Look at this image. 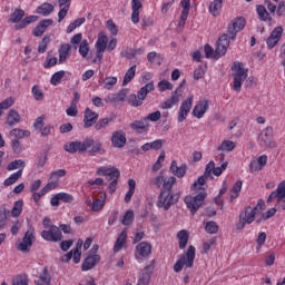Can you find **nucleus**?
Masks as SVG:
<instances>
[{
	"mask_svg": "<svg viewBox=\"0 0 285 285\" xmlns=\"http://www.w3.org/2000/svg\"><path fill=\"white\" fill-rule=\"evenodd\" d=\"M243 28H246V19H244V17L232 19L227 24V33H223L218 38L216 49H213L210 45H205V55L207 59H215V57L219 59V57H224L228 51L230 40H235L237 38V33L242 32Z\"/></svg>",
	"mask_w": 285,
	"mask_h": 285,
	"instance_id": "nucleus-1",
	"label": "nucleus"
},
{
	"mask_svg": "<svg viewBox=\"0 0 285 285\" xmlns=\"http://www.w3.org/2000/svg\"><path fill=\"white\" fill-rule=\"evenodd\" d=\"M206 179H210V176H206V174H203V176H199L198 179L193 184L191 190H199L195 196L189 195L186 196L184 202L188 208V210L195 215L202 208V205L204 204V200L206 199V189L199 187L204 186L206 184Z\"/></svg>",
	"mask_w": 285,
	"mask_h": 285,
	"instance_id": "nucleus-2",
	"label": "nucleus"
},
{
	"mask_svg": "<svg viewBox=\"0 0 285 285\" xmlns=\"http://www.w3.org/2000/svg\"><path fill=\"white\" fill-rule=\"evenodd\" d=\"M259 209H266V203L262 199H259L257 205L254 207H245L244 210L239 214V222L236 224V230H244L246 224H253V222H255V216L259 213Z\"/></svg>",
	"mask_w": 285,
	"mask_h": 285,
	"instance_id": "nucleus-3",
	"label": "nucleus"
},
{
	"mask_svg": "<svg viewBox=\"0 0 285 285\" xmlns=\"http://www.w3.org/2000/svg\"><path fill=\"white\" fill-rule=\"evenodd\" d=\"M155 90V82L150 81L141 87L137 94L129 95L127 101L129 106L132 108H139V106H144V101L148 97V92H153Z\"/></svg>",
	"mask_w": 285,
	"mask_h": 285,
	"instance_id": "nucleus-4",
	"label": "nucleus"
},
{
	"mask_svg": "<svg viewBox=\"0 0 285 285\" xmlns=\"http://www.w3.org/2000/svg\"><path fill=\"white\" fill-rule=\"evenodd\" d=\"M234 85L233 90L235 92H242V85L248 79V69L244 68V63L235 61L232 66Z\"/></svg>",
	"mask_w": 285,
	"mask_h": 285,
	"instance_id": "nucleus-5",
	"label": "nucleus"
},
{
	"mask_svg": "<svg viewBox=\"0 0 285 285\" xmlns=\"http://www.w3.org/2000/svg\"><path fill=\"white\" fill-rule=\"evenodd\" d=\"M196 248L195 246L190 245L187 248L185 255H181L180 258L174 265V273H181L184 271V266L186 268H193L195 266V257H196Z\"/></svg>",
	"mask_w": 285,
	"mask_h": 285,
	"instance_id": "nucleus-6",
	"label": "nucleus"
},
{
	"mask_svg": "<svg viewBox=\"0 0 285 285\" xmlns=\"http://www.w3.org/2000/svg\"><path fill=\"white\" fill-rule=\"evenodd\" d=\"M95 144V139L92 138H86L83 141H70L63 146V150L66 153H69L70 155H75V153H86L88 148H92V145Z\"/></svg>",
	"mask_w": 285,
	"mask_h": 285,
	"instance_id": "nucleus-7",
	"label": "nucleus"
},
{
	"mask_svg": "<svg viewBox=\"0 0 285 285\" xmlns=\"http://www.w3.org/2000/svg\"><path fill=\"white\" fill-rule=\"evenodd\" d=\"M179 202V194H173V191H160L157 200V207L164 210H170L171 206H175Z\"/></svg>",
	"mask_w": 285,
	"mask_h": 285,
	"instance_id": "nucleus-8",
	"label": "nucleus"
},
{
	"mask_svg": "<svg viewBox=\"0 0 285 285\" xmlns=\"http://www.w3.org/2000/svg\"><path fill=\"white\" fill-rule=\"evenodd\" d=\"M257 141L261 148H275V142L273 141V127L267 126L264 128L258 135Z\"/></svg>",
	"mask_w": 285,
	"mask_h": 285,
	"instance_id": "nucleus-9",
	"label": "nucleus"
},
{
	"mask_svg": "<svg viewBox=\"0 0 285 285\" xmlns=\"http://www.w3.org/2000/svg\"><path fill=\"white\" fill-rule=\"evenodd\" d=\"M40 237L45 239V242H53L57 244L58 242H61L63 239V234L61 233V229L57 227L56 225H51L48 230H42L40 233Z\"/></svg>",
	"mask_w": 285,
	"mask_h": 285,
	"instance_id": "nucleus-10",
	"label": "nucleus"
},
{
	"mask_svg": "<svg viewBox=\"0 0 285 285\" xmlns=\"http://www.w3.org/2000/svg\"><path fill=\"white\" fill-rule=\"evenodd\" d=\"M190 110H193V96L187 97L186 100L180 104L177 116L178 124H183V121H186V119H188Z\"/></svg>",
	"mask_w": 285,
	"mask_h": 285,
	"instance_id": "nucleus-11",
	"label": "nucleus"
},
{
	"mask_svg": "<svg viewBox=\"0 0 285 285\" xmlns=\"http://www.w3.org/2000/svg\"><path fill=\"white\" fill-rule=\"evenodd\" d=\"M35 229L30 228L24 233L22 242L18 245V250L21 253H30V248L32 247V244H35Z\"/></svg>",
	"mask_w": 285,
	"mask_h": 285,
	"instance_id": "nucleus-12",
	"label": "nucleus"
},
{
	"mask_svg": "<svg viewBox=\"0 0 285 285\" xmlns=\"http://www.w3.org/2000/svg\"><path fill=\"white\" fill-rule=\"evenodd\" d=\"M111 146L114 148H125L126 144H128V138H126V131L122 129L116 130L111 134Z\"/></svg>",
	"mask_w": 285,
	"mask_h": 285,
	"instance_id": "nucleus-13",
	"label": "nucleus"
},
{
	"mask_svg": "<svg viewBox=\"0 0 285 285\" xmlns=\"http://www.w3.org/2000/svg\"><path fill=\"white\" fill-rule=\"evenodd\" d=\"M210 108V101L208 99H203V100H199L193 111H191V115L194 117H196V119H203L204 115H206V112H208V109Z\"/></svg>",
	"mask_w": 285,
	"mask_h": 285,
	"instance_id": "nucleus-14",
	"label": "nucleus"
},
{
	"mask_svg": "<svg viewBox=\"0 0 285 285\" xmlns=\"http://www.w3.org/2000/svg\"><path fill=\"white\" fill-rule=\"evenodd\" d=\"M282 35H284V29L282 28V26L276 27L271 32L269 37L266 40L267 48L269 50H273V48H275V46H277V43H279V41H282Z\"/></svg>",
	"mask_w": 285,
	"mask_h": 285,
	"instance_id": "nucleus-15",
	"label": "nucleus"
},
{
	"mask_svg": "<svg viewBox=\"0 0 285 285\" xmlns=\"http://www.w3.org/2000/svg\"><path fill=\"white\" fill-rule=\"evenodd\" d=\"M101 262V256L99 254H88L87 257L82 261L81 271L83 273L92 271L97 264Z\"/></svg>",
	"mask_w": 285,
	"mask_h": 285,
	"instance_id": "nucleus-16",
	"label": "nucleus"
},
{
	"mask_svg": "<svg viewBox=\"0 0 285 285\" xmlns=\"http://www.w3.org/2000/svg\"><path fill=\"white\" fill-rule=\"evenodd\" d=\"M99 121V114L87 107L83 111V128H92Z\"/></svg>",
	"mask_w": 285,
	"mask_h": 285,
	"instance_id": "nucleus-17",
	"label": "nucleus"
},
{
	"mask_svg": "<svg viewBox=\"0 0 285 285\" xmlns=\"http://www.w3.org/2000/svg\"><path fill=\"white\" fill-rule=\"evenodd\" d=\"M131 130H135L138 135H148L150 130V124L146 120V117L140 120H135L130 124Z\"/></svg>",
	"mask_w": 285,
	"mask_h": 285,
	"instance_id": "nucleus-18",
	"label": "nucleus"
},
{
	"mask_svg": "<svg viewBox=\"0 0 285 285\" xmlns=\"http://www.w3.org/2000/svg\"><path fill=\"white\" fill-rule=\"evenodd\" d=\"M58 63L61 66L62 63H66L68 59H70V56L72 55V45L70 43H61L58 48Z\"/></svg>",
	"mask_w": 285,
	"mask_h": 285,
	"instance_id": "nucleus-19",
	"label": "nucleus"
},
{
	"mask_svg": "<svg viewBox=\"0 0 285 285\" xmlns=\"http://www.w3.org/2000/svg\"><path fill=\"white\" fill-rule=\"evenodd\" d=\"M153 253V245L148 242H141L136 246V259H146Z\"/></svg>",
	"mask_w": 285,
	"mask_h": 285,
	"instance_id": "nucleus-20",
	"label": "nucleus"
},
{
	"mask_svg": "<svg viewBox=\"0 0 285 285\" xmlns=\"http://www.w3.org/2000/svg\"><path fill=\"white\" fill-rule=\"evenodd\" d=\"M153 271H155V261H151V263L144 268L142 273L138 278L137 285L150 284V277L153 275Z\"/></svg>",
	"mask_w": 285,
	"mask_h": 285,
	"instance_id": "nucleus-21",
	"label": "nucleus"
},
{
	"mask_svg": "<svg viewBox=\"0 0 285 285\" xmlns=\"http://www.w3.org/2000/svg\"><path fill=\"white\" fill-rule=\"evenodd\" d=\"M81 101V94L79 91L73 92V99L70 102L69 108L66 109V115L68 117H77L79 115V109L77 106Z\"/></svg>",
	"mask_w": 285,
	"mask_h": 285,
	"instance_id": "nucleus-22",
	"label": "nucleus"
},
{
	"mask_svg": "<svg viewBox=\"0 0 285 285\" xmlns=\"http://www.w3.org/2000/svg\"><path fill=\"white\" fill-rule=\"evenodd\" d=\"M275 199H278V202H282V199H285V180L281 181L276 190L269 194L267 198V204L273 203V200Z\"/></svg>",
	"mask_w": 285,
	"mask_h": 285,
	"instance_id": "nucleus-23",
	"label": "nucleus"
},
{
	"mask_svg": "<svg viewBox=\"0 0 285 285\" xmlns=\"http://www.w3.org/2000/svg\"><path fill=\"white\" fill-rule=\"evenodd\" d=\"M96 174L99 175L100 177H110V179L112 177H121V173L119 171V169H117V167H112V166L98 167Z\"/></svg>",
	"mask_w": 285,
	"mask_h": 285,
	"instance_id": "nucleus-24",
	"label": "nucleus"
},
{
	"mask_svg": "<svg viewBox=\"0 0 285 285\" xmlns=\"http://www.w3.org/2000/svg\"><path fill=\"white\" fill-rule=\"evenodd\" d=\"M180 6L183 11L178 21V28H184L186 26V21L188 20V14H190V0H181Z\"/></svg>",
	"mask_w": 285,
	"mask_h": 285,
	"instance_id": "nucleus-25",
	"label": "nucleus"
},
{
	"mask_svg": "<svg viewBox=\"0 0 285 285\" xmlns=\"http://www.w3.org/2000/svg\"><path fill=\"white\" fill-rule=\"evenodd\" d=\"M72 0H58V6L60 8L58 12V22L61 23L68 17V11L70 10V6Z\"/></svg>",
	"mask_w": 285,
	"mask_h": 285,
	"instance_id": "nucleus-26",
	"label": "nucleus"
},
{
	"mask_svg": "<svg viewBox=\"0 0 285 285\" xmlns=\"http://www.w3.org/2000/svg\"><path fill=\"white\" fill-rule=\"evenodd\" d=\"M142 1L144 0H131V22L135 24L139 23V10L144 8Z\"/></svg>",
	"mask_w": 285,
	"mask_h": 285,
	"instance_id": "nucleus-27",
	"label": "nucleus"
},
{
	"mask_svg": "<svg viewBox=\"0 0 285 285\" xmlns=\"http://www.w3.org/2000/svg\"><path fill=\"white\" fill-rule=\"evenodd\" d=\"M50 26H52V19L41 20L32 31L33 37H42Z\"/></svg>",
	"mask_w": 285,
	"mask_h": 285,
	"instance_id": "nucleus-28",
	"label": "nucleus"
},
{
	"mask_svg": "<svg viewBox=\"0 0 285 285\" xmlns=\"http://www.w3.org/2000/svg\"><path fill=\"white\" fill-rule=\"evenodd\" d=\"M21 121V115H19V111L16 109H10L7 115L6 125L10 128L17 126V124H20Z\"/></svg>",
	"mask_w": 285,
	"mask_h": 285,
	"instance_id": "nucleus-29",
	"label": "nucleus"
},
{
	"mask_svg": "<svg viewBox=\"0 0 285 285\" xmlns=\"http://www.w3.org/2000/svg\"><path fill=\"white\" fill-rule=\"evenodd\" d=\"M99 197L100 198H96L91 204L92 213H99V210H104V207L106 206V193L100 191Z\"/></svg>",
	"mask_w": 285,
	"mask_h": 285,
	"instance_id": "nucleus-30",
	"label": "nucleus"
},
{
	"mask_svg": "<svg viewBox=\"0 0 285 285\" xmlns=\"http://www.w3.org/2000/svg\"><path fill=\"white\" fill-rule=\"evenodd\" d=\"M186 165H181L180 167L177 166V160H173L169 168L170 173H173V175L179 179L186 175Z\"/></svg>",
	"mask_w": 285,
	"mask_h": 285,
	"instance_id": "nucleus-31",
	"label": "nucleus"
},
{
	"mask_svg": "<svg viewBox=\"0 0 285 285\" xmlns=\"http://www.w3.org/2000/svg\"><path fill=\"white\" fill-rule=\"evenodd\" d=\"M256 13L258 16L259 21H273L271 13L268 12V10H266V7H264V4L256 6Z\"/></svg>",
	"mask_w": 285,
	"mask_h": 285,
	"instance_id": "nucleus-32",
	"label": "nucleus"
},
{
	"mask_svg": "<svg viewBox=\"0 0 285 285\" xmlns=\"http://www.w3.org/2000/svg\"><path fill=\"white\" fill-rule=\"evenodd\" d=\"M222 6H224V0H214L208 8V12L213 17H219L222 14Z\"/></svg>",
	"mask_w": 285,
	"mask_h": 285,
	"instance_id": "nucleus-33",
	"label": "nucleus"
},
{
	"mask_svg": "<svg viewBox=\"0 0 285 285\" xmlns=\"http://www.w3.org/2000/svg\"><path fill=\"white\" fill-rule=\"evenodd\" d=\"M176 104H179V95H177V90L171 94L169 99L160 105V108L163 110H169V108H173Z\"/></svg>",
	"mask_w": 285,
	"mask_h": 285,
	"instance_id": "nucleus-34",
	"label": "nucleus"
},
{
	"mask_svg": "<svg viewBox=\"0 0 285 285\" xmlns=\"http://www.w3.org/2000/svg\"><path fill=\"white\" fill-rule=\"evenodd\" d=\"M127 237H128V230L124 229L119 234V236L114 245V253H119V250H121V248H124V244H126Z\"/></svg>",
	"mask_w": 285,
	"mask_h": 285,
	"instance_id": "nucleus-35",
	"label": "nucleus"
},
{
	"mask_svg": "<svg viewBox=\"0 0 285 285\" xmlns=\"http://www.w3.org/2000/svg\"><path fill=\"white\" fill-rule=\"evenodd\" d=\"M126 100V92L119 91L117 94H110L105 98L106 104H119V101Z\"/></svg>",
	"mask_w": 285,
	"mask_h": 285,
	"instance_id": "nucleus-36",
	"label": "nucleus"
},
{
	"mask_svg": "<svg viewBox=\"0 0 285 285\" xmlns=\"http://www.w3.org/2000/svg\"><path fill=\"white\" fill-rule=\"evenodd\" d=\"M188 237H190V235L186 229H181L177 233V239H178L180 250H184V248L188 246Z\"/></svg>",
	"mask_w": 285,
	"mask_h": 285,
	"instance_id": "nucleus-37",
	"label": "nucleus"
},
{
	"mask_svg": "<svg viewBox=\"0 0 285 285\" xmlns=\"http://www.w3.org/2000/svg\"><path fill=\"white\" fill-rule=\"evenodd\" d=\"M106 48H108V36L99 33L96 41V50H99V52H106Z\"/></svg>",
	"mask_w": 285,
	"mask_h": 285,
	"instance_id": "nucleus-38",
	"label": "nucleus"
},
{
	"mask_svg": "<svg viewBox=\"0 0 285 285\" xmlns=\"http://www.w3.org/2000/svg\"><path fill=\"white\" fill-rule=\"evenodd\" d=\"M23 168H26V160L17 159L8 164L7 170H21V175H23Z\"/></svg>",
	"mask_w": 285,
	"mask_h": 285,
	"instance_id": "nucleus-39",
	"label": "nucleus"
},
{
	"mask_svg": "<svg viewBox=\"0 0 285 285\" xmlns=\"http://www.w3.org/2000/svg\"><path fill=\"white\" fill-rule=\"evenodd\" d=\"M92 147L88 150L89 157H97V155H106V149L101 142L91 145Z\"/></svg>",
	"mask_w": 285,
	"mask_h": 285,
	"instance_id": "nucleus-40",
	"label": "nucleus"
},
{
	"mask_svg": "<svg viewBox=\"0 0 285 285\" xmlns=\"http://www.w3.org/2000/svg\"><path fill=\"white\" fill-rule=\"evenodd\" d=\"M81 246H83V240L79 239L76 245V248L71 249L72 250L71 259L73 261V264H79V262H81Z\"/></svg>",
	"mask_w": 285,
	"mask_h": 285,
	"instance_id": "nucleus-41",
	"label": "nucleus"
},
{
	"mask_svg": "<svg viewBox=\"0 0 285 285\" xmlns=\"http://www.w3.org/2000/svg\"><path fill=\"white\" fill-rule=\"evenodd\" d=\"M136 72H137V65H134L126 71L125 77L122 79V86H128V83H130V81L135 79Z\"/></svg>",
	"mask_w": 285,
	"mask_h": 285,
	"instance_id": "nucleus-42",
	"label": "nucleus"
},
{
	"mask_svg": "<svg viewBox=\"0 0 285 285\" xmlns=\"http://www.w3.org/2000/svg\"><path fill=\"white\" fill-rule=\"evenodd\" d=\"M242 186H244V183L242 180H237L232 190H230V197H229V202H235V199H237V197H239V193H242Z\"/></svg>",
	"mask_w": 285,
	"mask_h": 285,
	"instance_id": "nucleus-43",
	"label": "nucleus"
},
{
	"mask_svg": "<svg viewBox=\"0 0 285 285\" xmlns=\"http://www.w3.org/2000/svg\"><path fill=\"white\" fill-rule=\"evenodd\" d=\"M53 11H55V6H52L51 3H48V2L42 3L37 9L38 14H42V17H48Z\"/></svg>",
	"mask_w": 285,
	"mask_h": 285,
	"instance_id": "nucleus-44",
	"label": "nucleus"
},
{
	"mask_svg": "<svg viewBox=\"0 0 285 285\" xmlns=\"http://www.w3.org/2000/svg\"><path fill=\"white\" fill-rule=\"evenodd\" d=\"M129 190L125 195V204H130V199H132V195H135V188H137V181L130 178L128 180Z\"/></svg>",
	"mask_w": 285,
	"mask_h": 285,
	"instance_id": "nucleus-45",
	"label": "nucleus"
},
{
	"mask_svg": "<svg viewBox=\"0 0 285 285\" xmlns=\"http://www.w3.org/2000/svg\"><path fill=\"white\" fill-rule=\"evenodd\" d=\"M177 183V178L174 176L166 177L163 183V191L173 193V186Z\"/></svg>",
	"mask_w": 285,
	"mask_h": 285,
	"instance_id": "nucleus-46",
	"label": "nucleus"
},
{
	"mask_svg": "<svg viewBox=\"0 0 285 285\" xmlns=\"http://www.w3.org/2000/svg\"><path fill=\"white\" fill-rule=\"evenodd\" d=\"M21 177H22L21 170H18L11 174L7 179H4L3 186H12L13 184H17V181H19Z\"/></svg>",
	"mask_w": 285,
	"mask_h": 285,
	"instance_id": "nucleus-47",
	"label": "nucleus"
},
{
	"mask_svg": "<svg viewBox=\"0 0 285 285\" xmlns=\"http://www.w3.org/2000/svg\"><path fill=\"white\" fill-rule=\"evenodd\" d=\"M83 23H86V18H78L67 27V35H72V32L83 26Z\"/></svg>",
	"mask_w": 285,
	"mask_h": 285,
	"instance_id": "nucleus-48",
	"label": "nucleus"
},
{
	"mask_svg": "<svg viewBox=\"0 0 285 285\" xmlns=\"http://www.w3.org/2000/svg\"><path fill=\"white\" fill-rule=\"evenodd\" d=\"M36 285H50V274L48 273V267L42 269Z\"/></svg>",
	"mask_w": 285,
	"mask_h": 285,
	"instance_id": "nucleus-49",
	"label": "nucleus"
},
{
	"mask_svg": "<svg viewBox=\"0 0 285 285\" xmlns=\"http://www.w3.org/2000/svg\"><path fill=\"white\" fill-rule=\"evenodd\" d=\"M23 17H26V11L23 9H14L10 16V21L11 23H19Z\"/></svg>",
	"mask_w": 285,
	"mask_h": 285,
	"instance_id": "nucleus-50",
	"label": "nucleus"
},
{
	"mask_svg": "<svg viewBox=\"0 0 285 285\" xmlns=\"http://www.w3.org/2000/svg\"><path fill=\"white\" fill-rule=\"evenodd\" d=\"M23 213V200L19 199L14 202L11 209V217H19Z\"/></svg>",
	"mask_w": 285,
	"mask_h": 285,
	"instance_id": "nucleus-51",
	"label": "nucleus"
},
{
	"mask_svg": "<svg viewBox=\"0 0 285 285\" xmlns=\"http://www.w3.org/2000/svg\"><path fill=\"white\" fill-rule=\"evenodd\" d=\"M105 90H112L117 86V77L106 76L102 80Z\"/></svg>",
	"mask_w": 285,
	"mask_h": 285,
	"instance_id": "nucleus-52",
	"label": "nucleus"
},
{
	"mask_svg": "<svg viewBox=\"0 0 285 285\" xmlns=\"http://www.w3.org/2000/svg\"><path fill=\"white\" fill-rule=\"evenodd\" d=\"M120 222L122 226H130L135 222V212L132 209L127 210Z\"/></svg>",
	"mask_w": 285,
	"mask_h": 285,
	"instance_id": "nucleus-53",
	"label": "nucleus"
},
{
	"mask_svg": "<svg viewBox=\"0 0 285 285\" xmlns=\"http://www.w3.org/2000/svg\"><path fill=\"white\" fill-rule=\"evenodd\" d=\"M63 77H66L65 70L55 72L50 78L51 86H59L61 83V79H63Z\"/></svg>",
	"mask_w": 285,
	"mask_h": 285,
	"instance_id": "nucleus-54",
	"label": "nucleus"
},
{
	"mask_svg": "<svg viewBox=\"0 0 285 285\" xmlns=\"http://www.w3.org/2000/svg\"><path fill=\"white\" fill-rule=\"evenodd\" d=\"M78 52L82 59L88 57V52H90V43H88V40L85 39L80 42Z\"/></svg>",
	"mask_w": 285,
	"mask_h": 285,
	"instance_id": "nucleus-55",
	"label": "nucleus"
},
{
	"mask_svg": "<svg viewBox=\"0 0 285 285\" xmlns=\"http://www.w3.org/2000/svg\"><path fill=\"white\" fill-rule=\"evenodd\" d=\"M14 106V97H9L0 102V117L3 115V110H8Z\"/></svg>",
	"mask_w": 285,
	"mask_h": 285,
	"instance_id": "nucleus-56",
	"label": "nucleus"
},
{
	"mask_svg": "<svg viewBox=\"0 0 285 285\" xmlns=\"http://www.w3.org/2000/svg\"><path fill=\"white\" fill-rule=\"evenodd\" d=\"M10 136L16 137V139H23V137H30V131L14 128L10 131Z\"/></svg>",
	"mask_w": 285,
	"mask_h": 285,
	"instance_id": "nucleus-57",
	"label": "nucleus"
},
{
	"mask_svg": "<svg viewBox=\"0 0 285 285\" xmlns=\"http://www.w3.org/2000/svg\"><path fill=\"white\" fill-rule=\"evenodd\" d=\"M205 230L208 235H216V233H219V226L217 223L209 220L205 224Z\"/></svg>",
	"mask_w": 285,
	"mask_h": 285,
	"instance_id": "nucleus-58",
	"label": "nucleus"
},
{
	"mask_svg": "<svg viewBox=\"0 0 285 285\" xmlns=\"http://www.w3.org/2000/svg\"><path fill=\"white\" fill-rule=\"evenodd\" d=\"M110 121H112L111 118H102L99 119L98 121H96L95 126V130L99 131V130H104L106 128H108V126H110Z\"/></svg>",
	"mask_w": 285,
	"mask_h": 285,
	"instance_id": "nucleus-59",
	"label": "nucleus"
},
{
	"mask_svg": "<svg viewBox=\"0 0 285 285\" xmlns=\"http://www.w3.org/2000/svg\"><path fill=\"white\" fill-rule=\"evenodd\" d=\"M235 141L232 140H224L222 145L217 148V150H226L227 153H233L236 148Z\"/></svg>",
	"mask_w": 285,
	"mask_h": 285,
	"instance_id": "nucleus-60",
	"label": "nucleus"
},
{
	"mask_svg": "<svg viewBox=\"0 0 285 285\" xmlns=\"http://www.w3.org/2000/svg\"><path fill=\"white\" fill-rule=\"evenodd\" d=\"M31 95H32L33 99H36V101H43L45 95H43V91L41 90V88L39 87V85H35L31 88Z\"/></svg>",
	"mask_w": 285,
	"mask_h": 285,
	"instance_id": "nucleus-61",
	"label": "nucleus"
},
{
	"mask_svg": "<svg viewBox=\"0 0 285 285\" xmlns=\"http://www.w3.org/2000/svg\"><path fill=\"white\" fill-rule=\"evenodd\" d=\"M59 63V59L57 57H47L43 63V68L48 70V68H55Z\"/></svg>",
	"mask_w": 285,
	"mask_h": 285,
	"instance_id": "nucleus-62",
	"label": "nucleus"
},
{
	"mask_svg": "<svg viewBox=\"0 0 285 285\" xmlns=\"http://www.w3.org/2000/svg\"><path fill=\"white\" fill-rule=\"evenodd\" d=\"M173 85L168 80H161L158 82L159 92H166V90H173Z\"/></svg>",
	"mask_w": 285,
	"mask_h": 285,
	"instance_id": "nucleus-63",
	"label": "nucleus"
},
{
	"mask_svg": "<svg viewBox=\"0 0 285 285\" xmlns=\"http://www.w3.org/2000/svg\"><path fill=\"white\" fill-rule=\"evenodd\" d=\"M12 285H28V276L20 274L13 281Z\"/></svg>",
	"mask_w": 285,
	"mask_h": 285,
	"instance_id": "nucleus-64",
	"label": "nucleus"
}]
</instances>
